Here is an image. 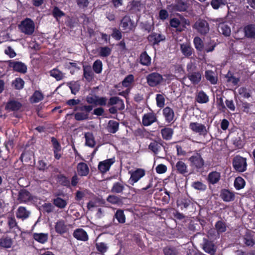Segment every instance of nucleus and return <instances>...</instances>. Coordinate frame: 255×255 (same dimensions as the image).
<instances>
[{"mask_svg":"<svg viewBox=\"0 0 255 255\" xmlns=\"http://www.w3.org/2000/svg\"><path fill=\"white\" fill-rule=\"evenodd\" d=\"M13 244L12 240L9 237L2 238L0 239V247L3 248H10Z\"/></svg>","mask_w":255,"mask_h":255,"instance_id":"obj_28","label":"nucleus"},{"mask_svg":"<svg viewBox=\"0 0 255 255\" xmlns=\"http://www.w3.org/2000/svg\"><path fill=\"white\" fill-rule=\"evenodd\" d=\"M161 133L163 139L170 140L172 137L173 130L171 128H165L161 130Z\"/></svg>","mask_w":255,"mask_h":255,"instance_id":"obj_27","label":"nucleus"},{"mask_svg":"<svg viewBox=\"0 0 255 255\" xmlns=\"http://www.w3.org/2000/svg\"><path fill=\"white\" fill-rule=\"evenodd\" d=\"M77 172L80 176H87L89 173V168L88 166L84 162L79 163L77 166Z\"/></svg>","mask_w":255,"mask_h":255,"instance_id":"obj_15","label":"nucleus"},{"mask_svg":"<svg viewBox=\"0 0 255 255\" xmlns=\"http://www.w3.org/2000/svg\"><path fill=\"white\" fill-rule=\"evenodd\" d=\"M234 168L238 172H244L247 169L246 158L239 155L236 156L233 161Z\"/></svg>","mask_w":255,"mask_h":255,"instance_id":"obj_4","label":"nucleus"},{"mask_svg":"<svg viewBox=\"0 0 255 255\" xmlns=\"http://www.w3.org/2000/svg\"><path fill=\"white\" fill-rule=\"evenodd\" d=\"M218 24V31L226 36H229L231 34V28L228 24L223 19L217 18L213 20Z\"/></svg>","mask_w":255,"mask_h":255,"instance_id":"obj_5","label":"nucleus"},{"mask_svg":"<svg viewBox=\"0 0 255 255\" xmlns=\"http://www.w3.org/2000/svg\"><path fill=\"white\" fill-rule=\"evenodd\" d=\"M114 158H110L99 162L98 168L102 173H105L109 170L111 165L115 162Z\"/></svg>","mask_w":255,"mask_h":255,"instance_id":"obj_12","label":"nucleus"},{"mask_svg":"<svg viewBox=\"0 0 255 255\" xmlns=\"http://www.w3.org/2000/svg\"><path fill=\"white\" fill-rule=\"evenodd\" d=\"M245 181L241 177H237L234 181L235 187L237 190H240L243 188L245 186Z\"/></svg>","mask_w":255,"mask_h":255,"instance_id":"obj_40","label":"nucleus"},{"mask_svg":"<svg viewBox=\"0 0 255 255\" xmlns=\"http://www.w3.org/2000/svg\"><path fill=\"white\" fill-rule=\"evenodd\" d=\"M102 62L100 60L95 61L93 65L94 71L97 74H100L102 71Z\"/></svg>","mask_w":255,"mask_h":255,"instance_id":"obj_48","label":"nucleus"},{"mask_svg":"<svg viewBox=\"0 0 255 255\" xmlns=\"http://www.w3.org/2000/svg\"><path fill=\"white\" fill-rule=\"evenodd\" d=\"M69 226L63 220H60L56 222L55 229L58 234H63L68 231Z\"/></svg>","mask_w":255,"mask_h":255,"instance_id":"obj_13","label":"nucleus"},{"mask_svg":"<svg viewBox=\"0 0 255 255\" xmlns=\"http://www.w3.org/2000/svg\"><path fill=\"white\" fill-rule=\"evenodd\" d=\"M30 199V194L26 190H21L19 192L18 200L20 203L26 202Z\"/></svg>","mask_w":255,"mask_h":255,"instance_id":"obj_21","label":"nucleus"},{"mask_svg":"<svg viewBox=\"0 0 255 255\" xmlns=\"http://www.w3.org/2000/svg\"><path fill=\"white\" fill-rule=\"evenodd\" d=\"M160 147V144L155 141H152L149 145V149L155 154L158 153Z\"/></svg>","mask_w":255,"mask_h":255,"instance_id":"obj_50","label":"nucleus"},{"mask_svg":"<svg viewBox=\"0 0 255 255\" xmlns=\"http://www.w3.org/2000/svg\"><path fill=\"white\" fill-rule=\"evenodd\" d=\"M20 107L21 104L19 103L14 101H11L7 104L5 109L10 111H16L19 109Z\"/></svg>","mask_w":255,"mask_h":255,"instance_id":"obj_35","label":"nucleus"},{"mask_svg":"<svg viewBox=\"0 0 255 255\" xmlns=\"http://www.w3.org/2000/svg\"><path fill=\"white\" fill-rule=\"evenodd\" d=\"M226 0H212L211 4L215 9H218L222 6L225 5L227 3Z\"/></svg>","mask_w":255,"mask_h":255,"instance_id":"obj_42","label":"nucleus"},{"mask_svg":"<svg viewBox=\"0 0 255 255\" xmlns=\"http://www.w3.org/2000/svg\"><path fill=\"white\" fill-rule=\"evenodd\" d=\"M107 99L104 97H96L95 105L96 106H105L106 105Z\"/></svg>","mask_w":255,"mask_h":255,"instance_id":"obj_59","label":"nucleus"},{"mask_svg":"<svg viewBox=\"0 0 255 255\" xmlns=\"http://www.w3.org/2000/svg\"><path fill=\"white\" fill-rule=\"evenodd\" d=\"M164 39V37L160 34L153 33L149 36L148 39L150 41L154 40L153 43H157L160 41L163 40Z\"/></svg>","mask_w":255,"mask_h":255,"instance_id":"obj_46","label":"nucleus"},{"mask_svg":"<svg viewBox=\"0 0 255 255\" xmlns=\"http://www.w3.org/2000/svg\"><path fill=\"white\" fill-rule=\"evenodd\" d=\"M188 77L193 84H197L201 80L202 75L199 72H195L189 74Z\"/></svg>","mask_w":255,"mask_h":255,"instance_id":"obj_26","label":"nucleus"},{"mask_svg":"<svg viewBox=\"0 0 255 255\" xmlns=\"http://www.w3.org/2000/svg\"><path fill=\"white\" fill-rule=\"evenodd\" d=\"M100 202L99 198H95L93 200L90 201L87 205V208L89 210H92L93 208L97 207L98 204Z\"/></svg>","mask_w":255,"mask_h":255,"instance_id":"obj_56","label":"nucleus"},{"mask_svg":"<svg viewBox=\"0 0 255 255\" xmlns=\"http://www.w3.org/2000/svg\"><path fill=\"white\" fill-rule=\"evenodd\" d=\"M124 186L121 183H115L112 188V192L113 193H120L123 192L124 189Z\"/></svg>","mask_w":255,"mask_h":255,"instance_id":"obj_49","label":"nucleus"},{"mask_svg":"<svg viewBox=\"0 0 255 255\" xmlns=\"http://www.w3.org/2000/svg\"><path fill=\"white\" fill-rule=\"evenodd\" d=\"M156 121L157 117L154 113H148L143 115L142 118V124L145 127H148L156 122Z\"/></svg>","mask_w":255,"mask_h":255,"instance_id":"obj_10","label":"nucleus"},{"mask_svg":"<svg viewBox=\"0 0 255 255\" xmlns=\"http://www.w3.org/2000/svg\"><path fill=\"white\" fill-rule=\"evenodd\" d=\"M176 168L180 174H184L188 172L187 165L182 161H179L176 163Z\"/></svg>","mask_w":255,"mask_h":255,"instance_id":"obj_29","label":"nucleus"},{"mask_svg":"<svg viewBox=\"0 0 255 255\" xmlns=\"http://www.w3.org/2000/svg\"><path fill=\"white\" fill-rule=\"evenodd\" d=\"M177 205L181 209L186 208L189 205V201L186 199L178 200Z\"/></svg>","mask_w":255,"mask_h":255,"instance_id":"obj_64","label":"nucleus"},{"mask_svg":"<svg viewBox=\"0 0 255 255\" xmlns=\"http://www.w3.org/2000/svg\"><path fill=\"white\" fill-rule=\"evenodd\" d=\"M216 228L219 233H222L226 231L225 225L221 221H219L216 223Z\"/></svg>","mask_w":255,"mask_h":255,"instance_id":"obj_63","label":"nucleus"},{"mask_svg":"<svg viewBox=\"0 0 255 255\" xmlns=\"http://www.w3.org/2000/svg\"><path fill=\"white\" fill-rule=\"evenodd\" d=\"M129 174L130 175L129 183L133 185L135 183L145 175V171L142 169L138 168L133 171H129Z\"/></svg>","mask_w":255,"mask_h":255,"instance_id":"obj_8","label":"nucleus"},{"mask_svg":"<svg viewBox=\"0 0 255 255\" xmlns=\"http://www.w3.org/2000/svg\"><path fill=\"white\" fill-rule=\"evenodd\" d=\"M170 26L176 28L179 31H182L185 29L186 25H189V22L183 17L173 18L170 21Z\"/></svg>","mask_w":255,"mask_h":255,"instance_id":"obj_3","label":"nucleus"},{"mask_svg":"<svg viewBox=\"0 0 255 255\" xmlns=\"http://www.w3.org/2000/svg\"><path fill=\"white\" fill-rule=\"evenodd\" d=\"M163 78L160 74L156 72L152 73L146 77L147 83L150 87H155L163 81Z\"/></svg>","mask_w":255,"mask_h":255,"instance_id":"obj_7","label":"nucleus"},{"mask_svg":"<svg viewBox=\"0 0 255 255\" xmlns=\"http://www.w3.org/2000/svg\"><path fill=\"white\" fill-rule=\"evenodd\" d=\"M167 168L163 164H158L155 168L156 171L158 174H163L167 171Z\"/></svg>","mask_w":255,"mask_h":255,"instance_id":"obj_58","label":"nucleus"},{"mask_svg":"<svg viewBox=\"0 0 255 255\" xmlns=\"http://www.w3.org/2000/svg\"><path fill=\"white\" fill-rule=\"evenodd\" d=\"M33 237L36 241L41 244H44L48 240V235L47 233H34Z\"/></svg>","mask_w":255,"mask_h":255,"instance_id":"obj_24","label":"nucleus"},{"mask_svg":"<svg viewBox=\"0 0 255 255\" xmlns=\"http://www.w3.org/2000/svg\"><path fill=\"white\" fill-rule=\"evenodd\" d=\"M165 255H176L177 252L175 248L171 247H166L164 249Z\"/></svg>","mask_w":255,"mask_h":255,"instance_id":"obj_62","label":"nucleus"},{"mask_svg":"<svg viewBox=\"0 0 255 255\" xmlns=\"http://www.w3.org/2000/svg\"><path fill=\"white\" fill-rule=\"evenodd\" d=\"M221 178V173L217 171H212L209 173L207 177L208 182L212 184L217 183Z\"/></svg>","mask_w":255,"mask_h":255,"instance_id":"obj_16","label":"nucleus"},{"mask_svg":"<svg viewBox=\"0 0 255 255\" xmlns=\"http://www.w3.org/2000/svg\"><path fill=\"white\" fill-rule=\"evenodd\" d=\"M205 76L207 80L209 81L212 84H216L217 82V77L215 73L210 70L206 71Z\"/></svg>","mask_w":255,"mask_h":255,"instance_id":"obj_32","label":"nucleus"},{"mask_svg":"<svg viewBox=\"0 0 255 255\" xmlns=\"http://www.w3.org/2000/svg\"><path fill=\"white\" fill-rule=\"evenodd\" d=\"M228 3L227 4V6L229 9V11L230 12H234L237 7L239 6L241 0H228Z\"/></svg>","mask_w":255,"mask_h":255,"instance_id":"obj_30","label":"nucleus"},{"mask_svg":"<svg viewBox=\"0 0 255 255\" xmlns=\"http://www.w3.org/2000/svg\"><path fill=\"white\" fill-rule=\"evenodd\" d=\"M24 81L21 78H16L13 81V84L15 88L17 89H21L23 87Z\"/></svg>","mask_w":255,"mask_h":255,"instance_id":"obj_57","label":"nucleus"},{"mask_svg":"<svg viewBox=\"0 0 255 255\" xmlns=\"http://www.w3.org/2000/svg\"><path fill=\"white\" fill-rule=\"evenodd\" d=\"M187 4L183 1H180L177 2L175 6V9L178 11H185L187 8Z\"/></svg>","mask_w":255,"mask_h":255,"instance_id":"obj_55","label":"nucleus"},{"mask_svg":"<svg viewBox=\"0 0 255 255\" xmlns=\"http://www.w3.org/2000/svg\"><path fill=\"white\" fill-rule=\"evenodd\" d=\"M189 128L193 132L199 135L205 136L207 134L208 131L206 127L202 124L191 122L189 125Z\"/></svg>","mask_w":255,"mask_h":255,"instance_id":"obj_6","label":"nucleus"},{"mask_svg":"<svg viewBox=\"0 0 255 255\" xmlns=\"http://www.w3.org/2000/svg\"><path fill=\"white\" fill-rule=\"evenodd\" d=\"M86 139V144L90 147H93L95 144V141L93 135L91 132H87L85 134Z\"/></svg>","mask_w":255,"mask_h":255,"instance_id":"obj_36","label":"nucleus"},{"mask_svg":"<svg viewBox=\"0 0 255 255\" xmlns=\"http://www.w3.org/2000/svg\"><path fill=\"white\" fill-rule=\"evenodd\" d=\"M74 117L77 121H83L87 120L89 118V114L81 111L74 114Z\"/></svg>","mask_w":255,"mask_h":255,"instance_id":"obj_43","label":"nucleus"},{"mask_svg":"<svg viewBox=\"0 0 255 255\" xmlns=\"http://www.w3.org/2000/svg\"><path fill=\"white\" fill-rule=\"evenodd\" d=\"M30 214V212L23 207H19L16 212V217L22 220L27 218Z\"/></svg>","mask_w":255,"mask_h":255,"instance_id":"obj_22","label":"nucleus"},{"mask_svg":"<svg viewBox=\"0 0 255 255\" xmlns=\"http://www.w3.org/2000/svg\"><path fill=\"white\" fill-rule=\"evenodd\" d=\"M74 237L77 240L86 241L88 239L87 233L82 229H78L73 233Z\"/></svg>","mask_w":255,"mask_h":255,"instance_id":"obj_18","label":"nucleus"},{"mask_svg":"<svg viewBox=\"0 0 255 255\" xmlns=\"http://www.w3.org/2000/svg\"><path fill=\"white\" fill-rule=\"evenodd\" d=\"M140 61L143 65L148 66L151 63V58L146 52H143L140 55Z\"/></svg>","mask_w":255,"mask_h":255,"instance_id":"obj_41","label":"nucleus"},{"mask_svg":"<svg viewBox=\"0 0 255 255\" xmlns=\"http://www.w3.org/2000/svg\"><path fill=\"white\" fill-rule=\"evenodd\" d=\"M196 101L199 103H206L209 101V97L203 91H200L196 96Z\"/></svg>","mask_w":255,"mask_h":255,"instance_id":"obj_31","label":"nucleus"},{"mask_svg":"<svg viewBox=\"0 0 255 255\" xmlns=\"http://www.w3.org/2000/svg\"><path fill=\"white\" fill-rule=\"evenodd\" d=\"M20 30L26 35H31L35 30V24L34 22L29 18H26L22 21L19 25Z\"/></svg>","mask_w":255,"mask_h":255,"instance_id":"obj_1","label":"nucleus"},{"mask_svg":"<svg viewBox=\"0 0 255 255\" xmlns=\"http://www.w3.org/2000/svg\"><path fill=\"white\" fill-rule=\"evenodd\" d=\"M194 28L203 34L207 33L209 30V24L207 22L201 19L196 21L194 25Z\"/></svg>","mask_w":255,"mask_h":255,"instance_id":"obj_9","label":"nucleus"},{"mask_svg":"<svg viewBox=\"0 0 255 255\" xmlns=\"http://www.w3.org/2000/svg\"><path fill=\"white\" fill-rule=\"evenodd\" d=\"M111 49L108 47H102L99 49V54L102 57H107L111 53Z\"/></svg>","mask_w":255,"mask_h":255,"instance_id":"obj_53","label":"nucleus"},{"mask_svg":"<svg viewBox=\"0 0 255 255\" xmlns=\"http://www.w3.org/2000/svg\"><path fill=\"white\" fill-rule=\"evenodd\" d=\"M204 251L210 255H214L216 252V249L214 245L211 242L206 241L203 246Z\"/></svg>","mask_w":255,"mask_h":255,"instance_id":"obj_20","label":"nucleus"},{"mask_svg":"<svg viewBox=\"0 0 255 255\" xmlns=\"http://www.w3.org/2000/svg\"><path fill=\"white\" fill-rule=\"evenodd\" d=\"M96 248L98 251L102 254L105 253L108 249L107 245L103 243H97L96 244Z\"/></svg>","mask_w":255,"mask_h":255,"instance_id":"obj_60","label":"nucleus"},{"mask_svg":"<svg viewBox=\"0 0 255 255\" xmlns=\"http://www.w3.org/2000/svg\"><path fill=\"white\" fill-rule=\"evenodd\" d=\"M190 166L196 169H201L204 165V161L201 154L198 152H195L188 158Z\"/></svg>","mask_w":255,"mask_h":255,"instance_id":"obj_2","label":"nucleus"},{"mask_svg":"<svg viewBox=\"0 0 255 255\" xmlns=\"http://www.w3.org/2000/svg\"><path fill=\"white\" fill-rule=\"evenodd\" d=\"M194 44L196 49L201 51L204 48V44L202 39L199 37H195L194 39Z\"/></svg>","mask_w":255,"mask_h":255,"instance_id":"obj_45","label":"nucleus"},{"mask_svg":"<svg viewBox=\"0 0 255 255\" xmlns=\"http://www.w3.org/2000/svg\"><path fill=\"white\" fill-rule=\"evenodd\" d=\"M245 33L248 37H255V25L246 26L245 27Z\"/></svg>","mask_w":255,"mask_h":255,"instance_id":"obj_39","label":"nucleus"},{"mask_svg":"<svg viewBox=\"0 0 255 255\" xmlns=\"http://www.w3.org/2000/svg\"><path fill=\"white\" fill-rule=\"evenodd\" d=\"M133 76L132 75H129L125 78L123 81V85L126 87H129L132 84L133 81Z\"/></svg>","mask_w":255,"mask_h":255,"instance_id":"obj_54","label":"nucleus"},{"mask_svg":"<svg viewBox=\"0 0 255 255\" xmlns=\"http://www.w3.org/2000/svg\"><path fill=\"white\" fill-rule=\"evenodd\" d=\"M163 115L167 123H170L174 120V113L171 108L166 107L163 109Z\"/></svg>","mask_w":255,"mask_h":255,"instance_id":"obj_17","label":"nucleus"},{"mask_svg":"<svg viewBox=\"0 0 255 255\" xmlns=\"http://www.w3.org/2000/svg\"><path fill=\"white\" fill-rule=\"evenodd\" d=\"M180 49L182 53L186 57L191 56L193 53V49L190 43H184L180 45Z\"/></svg>","mask_w":255,"mask_h":255,"instance_id":"obj_19","label":"nucleus"},{"mask_svg":"<svg viewBox=\"0 0 255 255\" xmlns=\"http://www.w3.org/2000/svg\"><path fill=\"white\" fill-rule=\"evenodd\" d=\"M192 187L196 190L200 191H204L207 188L206 185L200 181H195L193 182L192 184Z\"/></svg>","mask_w":255,"mask_h":255,"instance_id":"obj_51","label":"nucleus"},{"mask_svg":"<svg viewBox=\"0 0 255 255\" xmlns=\"http://www.w3.org/2000/svg\"><path fill=\"white\" fill-rule=\"evenodd\" d=\"M115 218L120 223H124L126 221L125 215L124 211L122 210H118L115 214Z\"/></svg>","mask_w":255,"mask_h":255,"instance_id":"obj_47","label":"nucleus"},{"mask_svg":"<svg viewBox=\"0 0 255 255\" xmlns=\"http://www.w3.org/2000/svg\"><path fill=\"white\" fill-rule=\"evenodd\" d=\"M156 102L158 107L163 108L165 105V95L162 94H157L156 96Z\"/></svg>","mask_w":255,"mask_h":255,"instance_id":"obj_44","label":"nucleus"},{"mask_svg":"<svg viewBox=\"0 0 255 255\" xmlns=\"http://www.w3.org/2000/svg\"><path fill=\"white\" fill-rule=\"evenodd\" d=\"M107 201L113 204H117L120 203L119 198L115 195L109 196L107 198Z\"/></svg>","mask_w":255,"mask_h":255,"instance_id":"obj_61","label":"nucleus"},{"mask_svg":"<svg viewBox=\"0 0 255 255\" xmlns=\"http://www.w3.org/2000/svg\"><path fill=\"white\" fill-rule=\"evenodd\" d=\"M83 70L84 77L87 80L89 81H91L93 77V74L91 70V67L89 66H84Z\"/></svg>","mask_w":255,"mask_h":255,"instance_id":"obj_37","label":"nucleus"},{"mask_svg":"<svg viewBox=\"0 0 255 255\" xmlns=\"http://www.w3.org/2000/svg\"><path fill=\"white\" fill-rule=\"evenodd\" d=\"M50 75L54 78L57 81H60L64 78L65 74L57 68H54L49 72Z\"/></svg>","mask_w":255,"mask_h":255,"instance_id":"obj_25","label":"nucleus"},{"mask_svg":"<svg viewBox=\"0 0 255 255\" xmlns=\"http://www.w3.org/2000/svg\"><path fill=\"white\" fill-rule=\"evenodd\" d=\"M121 26L123 30L126 32L131 30L134 27L133 23L131 21L130 17L128 16H125L122 20Z\"/></svg>","mask_w":255,"mask_h":255,"instance_id":"obj_14","label":"nucleus"},{"mask_svg":"<svg viewBox=\"0 0 255 255\" xmlns=\"http://www.w3.org/2000/svg\"><path fill=\"white\" fill-rule=\"evenodd\" d=\"M73 94L75 95L79 90L80 85L78 81H71L67 83Z\"/></svg>","mask_w":255,"mask_h":255,"instance_id":"obj_33","label":"nucleus"},{"mask_svg":"<svg viewBox=\"0 0 255 255\" xmlns=\"http://www.w3.org/2000/svg\"><path fill=\"white\" fill-rule=\"evenodd\" d=\"M43 98V95L41 92L35 91L31 98V101L33 103H38L42 100Z\"/></svg>","mask_w":255,"mask_h":255,"instance_id":"obj_52","label":"nucleus"},{"mask_svg":"<svg viewBox=\"0 0 255 255\" xmlns=\"http://www.w3.org/2000/svg\"><path fill=\"white\" fill-rule=\"evenodd\" d=\"M221 197L226 202H230L235 199L234 194L228 190H223L221 192Z\"/></svg>","mask_w":255,"mask_h":255,"instance_id":"obj_23","label":"nucleus"},{"mask_svg":"<svg viewBox=\"0 0 255 255\" xmlns=\"http://www.w3.org/2000/svg\"><path fill=\"white\" fill-rule=\"evenodd\" d=\"M10 68L16 72L25 73L27 71V66L21 62L11 61L9 62Z\"/></svg>","mask_w":255,"mask_h":255,"instance_id":"obj_11","label":"nucleus"},{"mask_svg":"<svg viewBox=\"0 0 255 255\" xmlns=\"http://www.w3.org/2000/svg\"><path fill=\"white\" fill-rule=\"evenodd\" d=\"M53 204L57 207L63 209L67 206V202L60 197H57L53 200Z\"/></svg>","mask_w":255,"mask_h":255,"instance_id":"obj_34","label":"nucleus"},{"mask_svg":"<svg viewBox=\"0 0 255 255\" xmlns=\"http://www.w3.org/2000/svg\"><path fill=\"white\" fill-rule=\"evenodd\" d=\"M108 128L109 132L114 133L119 129V123L114 121H110L108 123Z\"/></svg>","mask_w":255,"mask_h":255,"instance_id":"obj_38","label":"nucleus"}]
</instances>
